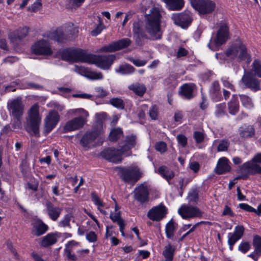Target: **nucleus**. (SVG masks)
<instances>
[{"instance_id": "nucleus-37", "label": "nucleus", "mask_w": 261, "mask_h": 261, "mask_svg": "<svg viewBox=\"0 0 261 261\" xmlns=\"http://www.w3.org/2000/svg\"><path fill=\"white\" fill-rule=\"evenodd\" d=\"M123 135V131L121 128H114L110 133L109 138L111 141H116Z\"/></svg>"}, {"instance_id": "nucleus-19", "label": "nucleus", "mask_w": 261, "mask_h": 261, "mask_svg": "<svg viewBox=\"0 0 261 261\" xmlns=\"http://www.w3.org/2000/svg\"><path fill=\"white\" fill-rule=\"evenodd\" d=\"M60 116L57 112H50L44 120L45 131L49 133L57 125Z\"/></svg>"}, {"instance_id": "nucleus-57", "label": "nucleus", "mask_w": 261, "mask_h": 261, "mask_svg": "<svg viewBox=\"0 0 261 261\" xmlns=\"http://www.w3.org/2000/svg\"><path fill=\"white\" fill-rule=\"evenodd\" d=\"M103 29V25L101 21H100L99 23L97 25L96 28L91 31V34L93 36H96L101 32Z\"/></svg>"}, {"instance_id": "nucleus-3", "label": "nucleus", "mask_w": 261, "mask_h": 261, "mask_svg": "<svg viewBox=\"0 0 261 261\" xmlns=\"http://www.w3.org/2000/svg\"><path fill=\"white\" fill-rule=\"evenodd\" d=\"M226 55L230 59L240 62L245 61L249 64L251 58L248 54L245 45L240 39L236 40L232 42L226 51Z\"/></svg>"}, {"instance_id": "nucleus-10", "label": "nucleus", "mask_w": 261, "mask_h": 261, "mask_svg": "<svg viewBox=\"0 0 261 261\" xmlns=\"http://www.w3.org/2000/svg\"><path fill=\"white\" fill-rule=\"evenodd\" d=\"M190 2L193 8L201 15L210 14L216 8L215 3L211 0H190Z\"/></svg>"}, {"instance_id": "nucleus-34", "label": "nucleus", "mask_w": 261, "mask_h": 261, "mask_svg": "<svg viewBox=\"0 0 261 261\" xmlns=\"http://www.w3.org/2000/svg\"><path fill=\"white\" fill-rule=\"evenodd\" d=\"M175 249L172 247L170 244H168L165 247V249L163 252V255L166 261H172Z\"/></svg>"}, {"instance_id": "nucleus-7", "label": "nucleus", "mask_w": 261, "mask_h": 261, "mask_svg": "<svg viewBox=\"0 0 261 261\" xmlns=\"http://www.w3.org/2000/svg\"><path fill=\"white\" fill-rule=\"evenodd\" d=\"M229 34L228 27L226 23H222L217 31L216 35L213 41L208 44L210 49L213 50L217 49L218 47L225 43L229 39Z\"/></svg>"}, {"instance_id": "nucleus-64", "label": "nucleus", "mask_w": 261, "mask_h": 261, "mask_svg": "<svg viewBox=\"0 0 261 261\" xmlns=\"http://www.w3.org/2000/svg\"><path fill=\"white\" fill-rule=\"evenodd\" d=\"M189 167L194 172L197 173L200 168L199 164L198 162L194 161L189 163Z\"/></svg>"}, {"instance_id": "nucleus-41", "label": "nucleus", "mask_w": 261, "mask_h": 261, "mask_svg": "<svg viewBox=\"0 0 261 261\" xmlns=\"http://www.w3.org/2000/svg\"><path fill=\"white\" fill-rule=\"evenodd\" d=\"M252 244L255 252L261 254V237L257 235L254 236Z\"/></svg>"}, {"instance_id": "nucleus-33", "label": "nucleus", "mask_w": 261, "mask_h": 261, "mask_svg": "<svg viewBox=\"0 0 261 261\" xmlns=\"http://www.w3.org/2000/svg\"><path fill=\"white\" fill-rule=\"evenodd\" d=\"M177 227V224L172 220H170L166 225L165 232L166 237L169 239H173L174 233Z\"/></svg>"}, {"instance_id": "nucleus-31", "label": "nucleus", "mask_w": 261, "mask_h": 261, "mask_svg": "<svg viewBox=\"0 0 261 261\" xmlns=\"http://www.w3.org/2000/svg\"><path fill=\"white\" fill-rule=\"evenodd\" d=\"M128 88L140 96H143L146 91V87L144 85L139 83H135L130 85L128 86Z\"/></svg>"}, {"instance_id": "nucleus-5", "label": "nucleus", "mask_w": 261, "mask_h": 261, "mask_svg": "<svg viewBox=\"0 0 261 261\" xmlns=\"http://www.w3.org/2000/svg\"><path fill=\"white\" fill-rule=\"evenodd\" d=\"M115 59V57L113 55L96 56L87 54L86 63L94 64L98 67L106 70L110 68Z\"/></svg>"}, {"instance_id": "nucleus-44", "label": "nucleus", "mask_w": 261, "mask_h": 261, "mask_svg": "<svg viewBox=\"0 0 261 261\" xmlns=\"http://www.w3.org/2000/svg\"><path fill=\"white\" fill-rule=\"evenodd\" d=\"M28 33V28L24 27L18 29L14 33L15 38L16 39L21 40L24 38Z\"/></svg>"}, {"instance_id": "nucleus-38", "label": "nucleus", "mask_w": 261, "mask_h": 261, "mask_svg": "<svg viewBox=\"0 0 261 261\" xmlns=\"http://www.w3.org/2000/svg\"><path fill=\"white\" fill-rule=\"evenodd\" d=\"M228 105L229 113L231 115H235L238 112L239 108L237 99L233 97Z\"/></svg>"}, {"instance_id": "nucleus-61", "label": "nucleus", "mask_w": 261, "mask_h": 261, "mask_svg": "<svg viewBox=\"0 0 261 261\" xmlns=\"http://www.w3.org/2000/svg\"><path fill=\"white\" fill-rule=\"evenodd\" d=\"M41 7L42 3L41 0H37L29 9L32 11L35 12L40 10Z\"/></svg>"}, {"instance_id": "nucleus-49", "label": "nucleus", "mask_w": 261, "mask_h": 261, "mask_svg": "<svg viewBox=\"0 0 261 261\" xmlns=\"http://www.w3.org/2000/svg\"><path fill=\"white\" fill-rule=\"evenodd\" d=\"M110 103L117 108L123 109V100L119 98H113L110 100Z\"/></svg>"}, {"instance_id": "nucleus-13", "label": "nucleus", "mask_w": 261, "mask_h": 261, "mask_svg": "<svg viewBox=\"0 0 261 261\" xmlns=\"http://www.w3.org/2000/svg\"><path fill=\"white\" fill-rule=\"evenodd\" d=\"M171 18L176 25L183 29L187 28L192 21V14L189 11L173 14Z\"/></svg>"}, {"instance_id": "nucleus-52", "label": "nucleus", "mask_w": 261, "mask_h": 261, "mask_svg": "<svg viewBox=\"0 0 261 261\" xmlns=\"http://www.w3.org/2000/svg\"><path fill=\"white\" fill-rule=\"evenodd\" d=\"M251 248L250 244L248 242H243L241 243L238 249L239 251L242 252L243 253H245L247 251H248Z\"/></svg>"}, {"instance_id": "nucleus-50", "label": "nucleus", "mask_w": 261, "mask_h": 261, "mask_svg": "<svg viewBox=\"0 0 261 261\" xmlns=\"http://www.w3.org/2000/svg\"><path fill=\"white\" fill-rule=\"evenodd\" d=\"M188 200L191 203H197L198 200V194L196 191L190 193L187 197Z\"/></svg>"}, {"instance_id": "nucleus-6", "label": "nucleus", "mask_w": 261, "mask_h": 261, "mask_svg": "<svg viewBox=\"0 0 261 261\" xmlns=\"http://www.w3.org/2000/svg\"><path fill=\"white\" fill-rule=\"evenodd\" d=\"M132 154L130 150L124 148V145L120 149L115 148H108L103 150L101 156L107 160L115 163H118L122 160V155L129 156Z\"/></svg>"}, {"instance_id": "nucleus-54", "label": "nucleus", "mask_w": 261, "mask_h": 261, "mask_svg": "<svg viewBox=\"0 0 261 261\" xmlns=\"http://www.w3.org/2000/svg\"><path fill=\"white\" fill-rule=\"evenodd\" d=\"M193 137L197 143L202 142L204 138V134L199 131L195 132L193 134Z\"/></svg>"}, {"instance_id": "nucleus-17", "label": "nucleus", "mask_w": 261, "mask_h": 261, "mask_svg": "<svg viewBox=\"0 0 261 261\" xmlns=\"http://www.w3.org/2000/svg\"><path fill=\"white\" fill-rule=\"evenodd\" d=\"M130 44L128 38H124L103 46L99 49V52H113L127 47Z\"/></svg>"}, {"instance_id": "nucleus-56", "label": "nucleus", "mask_w": 261, "mask_h": 261, "mask_svg": "<svg viewBox=\"0 0 261 261\" xmlns=\"http://www.w3.org/2000/svg\"><path fill=\"white\" fill-rule=\"evenodd\" d=\"M155 147L156 150L161 152H164L167 150L166 144L164 142H159L156 143Z\"/></svg>"}, {"instance_id": "nucleus-32", "label": "nucleus", "mask_w": 261, "mask_h": 261, "mask_svg": "<svg viewBox=\"0 0 261 261\" xmlns=\"http://www.w3.org/2000/svg\"><path fill=\"white\" fill-rule=\"evenodd\" d=\"M158 173L163 177L169 181L174 176V172L166 166H161L159 168Z\"/></svg>"}, {"instance_id": "nucleus-16", "label": "nucleus", "mask_w": 261, "mask_h": 261, "mask_svg": "<svg viewBox=\"0 0 261 261\" xmlns=\"http://www.w3.org/2000/svg\"><path fill=\"white\" fill-rule=\"evenodd\" d=\"M167 213V208L162 203L152 207L147 214V217L153 221H160L163 219Z\"/></svg>"}, {"instance_id": "nucleus-23", "label": "nucleus", "mask_w": 261, "mask_h": 261, "mask_svg": "<svg viewBox=\"0 0 261 261\" xmlns=\"http://www.w3.org/2000/svg\"><path fill=\"white\" fill-rule=\"evenodd\" d=\"M62 236V233L59 232L49 233L43 237L40 242V245L43 247H47L56 243Z\"/></svg>"}, {"instance_id": "nucleus-51", "label": "nucleus", "mask_w": 261, "mask_h": 261, "mask_svg": "<svg viewBox=\"0 0 261 261\" xmlns=\"http://www.w3.org/2000/svg\"><path fill=\"white\" fill-rule=\"evenodd\" d=\"M74 71L76 73L86 77L89 69L83 66H78L75 65L74 67Z\"/></svg>"}, {"instance_id": "nucleus-25", "label": "nucleus", "mask_w": 261, "mask_h": 261, "mask_svg": "<svg viewBox=\"0 0 261 261\" xmlns=\"http://www.w3.org/2000/svg\"><path fill=\"white\" fill-rule=\"evenodd\" d=\"M46 211L48 216L53 221H56L60 217L62 211V208L55 205L51 202L47 201L46 204Z\"/></svg>"}, {"instance_id": "nucleus-47", "label": "nucleus", "mask_w": 261, "mask_h": 261, "mask_svg": "<svg viewBox=\"0 0 261 261\" xmlns=\"http://www.w3.org/2000/svg\"><path fill=\"white\" fill-rule=\"evenodd\" d=\"M71 218V216L70 215L67 214L65 215L63 219L59 222L58 226L60 227H70Z\"/></svg>"}, {"instance_id": "nucleus-59", "label": "nucleus", "mask_w": 261, "mask_h": 261, "mask_svg": "<svg viewBox=\"0 0 261 261\" xmlns=\"http://www.w3.org/2000/svg\"><path fill=\"white\" fill-rule=\"evenodd\" d=\"M229 146V143L227 141H222L218 146L217 150L218 151H224L227 150Z\"/></svg>"}, {"instance_id": "nucleus-62", "label": "nucleus", "mask_w": 261, "mask_h": 261, "mask_svg": "<svg viewBox=\"0 0 261 261\" xmlns=\"http://www.w3.org/2000/svg\"><path fill=\"white\" fill-rule=\"evenodd\" d=\"M86 238L89 242H95L97 241V235L92 231L86 234Z\"/></svg>"}, {"instance_id": "nucleus-4", "label": "nucleus", "mask_w": 261, "mask_h": 261, "mask_svg": "<svg viewBox=\"0 0 261 261\" xmlns=\"http://www.w3.org/2000/svg\"><path fill=\"white\" fill-rule=\"evenodd\" d=\"M41 122V116L39 114V106L37 104H34L28 111L26 130L31 135L38 137Z\"/></svg>"}, {"instance_id": "nucleus-22", "label": "nucleus", "mask_w": 261, "mask_h": 261, "mask_svg": "<svg viewBox=\"0 0 261 261\" xmlns=\"http://www.w3.org/2000/svg\"><path fill=\"white\" fill-rule=\"evenodd\" d=\"M134 193L135 199L141 203H144L148 201V191L146 186L144 185L136 188Z\"/></svg>"}, {"instance_id": "nucleus-12", "label": "nucleus", "mask_w": 261, "mask_h": 261, "mask_svg": "<svg viewBox=\"0 0 261 261\" xmlns=\"http://www.w3.org/2000/svg\"><path fill=\"white\" fill-rule=\"evenodd\" d=\"M32 52L37 55L49 56L53 54V50L49 43L45 39L36 42L31 47Z\"/></svg>"}, {"instance_id": "nucleus-58", "label": "nucleus", "mask_w": 261, "mask_h": 261, "mask_svg": "<svg viewBox=\"0 0 261 261\" xmlns=\"http://www.w3.org/2000/svg\"><path fill=\"white\" fill-rule=\"evenodd\" d=\"M64 253L66 256L67 257L68 260L70 261H76L77 259V257L74 254H72L73 252L72 250L64 249Z\"/></svg>"}, {"instance_id": "nucleus-60", "label": "nucleus", "mask_w": 261, "mask_h": 261, "mask_svg": "<svg viewBox=\"0 0 261 261\" xmlns=\"http://www.w3.org/2000/svg\"><path fill=\"white\" fill-rule=\"evenodd\" d=\"M239 207L240 208H241L246 212H255V209L254 208H253V207H252L251 206L249 205V204H248L247 203H240L239 204Z\"/></svg>"}, {"instance_id": "nucleus-45", "label": "nucleus", "mask_w": 261, "mask_h": 261, "mask_svg": "<svg viewBox=\"0 0 261 261\" xmlns=\"http://www.w3.org/2000/svg\"><path fill=\"white\" fill-rule=\"evenodd\" d=\"M226 106L224 103L217 105L216 106L215 115L217 117H220L226 114L225 112Z\"/></svg>"}, {"instance_id": "nucleus-1", "label": "nucleus", "mask_w": 261, "mask_h": 261, "mask_svg": "<svg viewBox=\"0 0 261 261\" xmlns=\"http://www.w3.org/2000/svg\"><path fill=\"white\" fill-rule=\"evenodd\" d=\"M161 18V12L156 7L152 8L145 16V31L151 40L160 39L162 36Z\"/></svg>"}, {"instance_id": "nucleus-63", "label": "nucleus", "mask_w": 261, "mask_h": 261, "mask_svg": "<svg viewBox=\"0 0 261 261\" xmlns=\"http://www.w3.org/2000/svg\"><path fill=\"white\" fill-rule=\"evenodd\" d=\"M178 143L182 146L185 147L187 144V138L183 135H179L177 136Z\"/></svg>"}, {"instance_id": "nucleus-28", "label": "nucleus", "mask_w": 261, "mask_h": 261, "mask_svg": "<svg viewBox=\"0 0 261 261\" xmlns=\"http://www.w3.org/2000/svg\"><path fill=\"white\" fill-rule=\"evenodd\" d=\"M195 85L192 84H186L180 87V94L185 98L190 99L193 97V91Z\"/></svg>"}, {"instance_id": "nucleus-30", "label": "nucleus", "mask_w": 261, "mask_h": 261, "mask_svg": "<svg viewBox=\"0 0 261 261\" xmlns=\"http://www.w3.org/2000/svg\"><path fill=\"white\" fill-rule=\"evenodd\" d=\"M210 92L211 96L214 100L218 101L220 99L221 94L220 91L219 84L218 82L215 81L213 83L210 90Z\"/></svg>"}, {"instance_id": "nucleus-40", "label": "nucleus", "mask_w": 261, "mask_h": 261, "mask_svg": "<svg viewBox=\"0 0 261 261\" xmlns=\"http://www.w3.org/2000/svg\"><path fill=\"white\" fill-rule=\"evenodd\" d=\"M240 99L242 105L247 109H251L253 107L251 99L247 95H240Z\"/></svg>"}, {"instance_id": "nucleus-48", "label": "nucleus", "mask_w": 261, "mask_h": 261, "mask_svg": "<svg viewBox=\"0 0 261 261\" xmlns=\"http://www.w3.org/2000/svg\"><path fill=\"white\" fill-rule=\"evenodd\" d=\"M97 121L96 123L95 126V127L98 128L99 127V123H101L102 125V121L105 120L107 118V114L104 112H101L99 113H97L95 115Z\"/></svg>"}, {"instance_id": "nucleus-15", "label": "nucleus", "mask_w": 261, "mask_h": 261, "mask_svg": "<svg viewBox=\"0 0 261 261\" xmlns=\"http://www.w3.org/2000/svg\"><path fill=\"white\" fill-rule=\"evenodd\" d=\"M102 133L103 126L100 123L98 128L94 127L93 130L87 132L82 137L80 143L83 146L87 147Z\"/></svg>"}, {"instance_id": "nucleus-24", "label": "nucleus", "mask_w": 261, "mask_h": 261, "mask_svg": "<svg viewBox=\"0 0 261 261\" xmlns=\"http://www.w3.org/2000/svg\"><path fill=\"white\" fill-rule=\"evenodd\" d=\"M241 82L246 87L252 90L256 91L259 89V83L258 80L252 77L249 73L244 74L241 79Z\"/></svg>"}, {"instance_id": "nucleus-53", "label": "nucleus", "mask_w": 261, "mask_h": 261, "mask_svg": "<svg viewBox=\"0 0 261 261\" xmlns=\"http://www.w3.org/2000/svg\"><path fill=\"white\" fill-rule=\"evenodd\" d=\"M115 213H111L110 214V218L113 222H116L117 223L119 221H123L120 217L119 212H117V206L115 207Z\"/></svg>"}, {"instance_id": "nucleus-39", "label": "nucleus", "mask_w": 261, "mask_h": 261, "mask_svg": "<svg viewBox=\"0 0 261 261\" xmlns=\"http://www.w3.org/2000/svg\"><path fill=\"white\" fill-rule=\"evenodd\" d=\"M125 142L124 148L127 147V149L130 150L137 144L136 136L134 135H128L126 137Z\"/></svg>"}, {"instance_id": "nucleus-11", "label": "nucleus", "mask_w": 261, "mask_h": 261, "mask_svg": "<svg viewBox=\"0 0 261 261\" xmlns=\"http://www.w3.org/2000/svg\"><path fill=\"white\" fill-rule=\"evenodd\" d=\"M87 54L80 49H67L64 50L61 54L63 60L69 62H82L86 63Z\"/></svg>"}, {"instance_id": "nucleus-35", "label": "nucleus", "mask_w": 261, "mask_h": 261, "mask_svg": "<svg viewBox=\"0 0 261 261\" xmlns=\"http://www.w3.org/2000/svg\"><path fill=\"white\" fill-rule=\"evenodd\" d=\"M239 131L243 137H252L254 134V128L251 125H243L240 128Z\"/></svg>"}, {"instance_id": "nucleus-26", "label": "nucleus", "mask_w": 261, "mask_h": 261, "mask_svg": "<svg viewBox=\"0 0 261 261\" xmlns=\"http://www.w3.org/2000/svg\"><path fill=\"white\" fill-rule=\"evenodd\" d=\"M231 169L229 160L225 157L220 158L215 169L216 173L218 174H222L229 172Z\"/></svg>"}, {"instance_id": "nucleus-2", "label": "nucleus", "mask_w": 261, "mask_h": 261, "mask_svg": "<svg viewBox=\"0 0 261 261\" xmlns=\"http://www.w3.org/2000/svg\"><path fill=\"white\" fill-rule=\"evenodd\" d=\"M68 114L79 116L66 123L63 127V130L65 133L77 130L83 128L87 123L88 118L89 116L88 112L83 108L70 109L68 111Z\"/></svg>"}, {"instance_id": "nucleus-36", "label": "nucleus", "mask_w": 261, "mask_h": 261, "mask_svg": "<svg viewBox=\"0 0 261 261\" xmlns=\"http://www.w3.org/2000/svg\"><path fill=\"white\" fill-rule=\"evenodd\" d=\"M135 68L129 64L122 65L115 69L116 72L122 74H129L134 72Z\"/></svg>"}, {"instance_id": "nucleus-20", "label": "nucleus", "mask_w": 261, "mask_h": 261, "mask_svg": "<svg viewBox=\"0 0 261 261\" xmlns=\"http://www.w3.org/2000/svg\"><path fill=\"white\" fill-rule=\"evenodd\" d=\"M242 172H246L250 174H261V166L255 161H251L244 163L241 167Z\"/></svg>"}, {"instance_id": "nucleus-46", "label": "nucleus", "mask_w": 261, "mask_h": 261, "mask_svg": "<svg viewBox=\"0 0 261 261\" xmlns=\"http://www.w3.org/2000/svg\"><path fill=\"white\" fill-rule=\"evenodd\" d=\"M86 77L92 80H101L103 75L101 72H94L89 69Z\"/></svg>"}, {"instance_id": "nucleus-42", "label": "nucleus", "mask_w": 261, "mask_h": 261, "mask_svg": "<svg viewBox=\"0 0 261 261\" xmlns=\"http://www.w3.org/2000/svg\"><path fill=\"white\" fill-rule=\"evenodd\" d=\"M254 75L261 78V64L258 60H255L252 65Z\"/></svg>"}, {"instance_id": "nucleus-55", "label": "nucleus", "mask_w": 261, "mask_h": 261, "mask_svg": "<svg viewBox=\"0 0 261 261\" xmlns=\"http://www.w3.org/2000/svg\"><path fill=\"white\" fill-rule=\"evenodd\" d=\"M79 245V243L72 240L68 242V243L66 244L64 249L72 250L73 251V250L77 247Z\"/></svg>"}, {"instance_id": "nucleus-8", "label": "nucleus", "mask_w": 261, "mask_h": 261, "mask_svg": "<svg viewBox=\"0 0 261 261\" xmlns=\"http://www.w3.org/2000/svg\"><path fill=\"white\" fill-rule=\"evenodd\" d=\"M119 174L121 178L126 182L134 184L142 176V172L138 166H130L119 169Z\"/></svg>"}, {"instance_id": "nucleus-29", "label": "nucleus", "mask_w": 261, "mask_h": 261, "mask_svg": "<svg viewBox=\"0 0 261 261\" xmlns=\"http://www.w3.org/2000/svg\"><path fill=\"white\" fill-rule=\"evenodd\" d=\"M44 37L49 40H53L58 42H63L65 39L63 33L60 30L47 33Z\"/></svg>"}, {"instance_id": "nucleus-43", "label": "nucleus", "mask_w": 261, "mask_h": 261, "mask_svg": "<svg viewBox=\"0 0 261 261\" xmlns=\"http://www.w3.org/2000/svg\"><path fill=\"white\" fill-rule=\"evenodd\" d=\"M91 198H92V201L94 203V204L98 206V210L99 211H100V212L106 215V212L105 211H102L100 209V207H102L104 206V204H103V202L101 200V199L94 193H92L91 194Z\"/></svg>"}, {"instance_id": "nucleus-14", "label": "nucleus", "mask_w": 261, "mask_h": 261, "mask_svg": "<svg viewBox=\"0 0 261 261\" xmlns=\"http://www.w3.org/2000/svg\"><path fill=\"white\" fill-rule=\"evenodd\" d=\"M7 108L13 117H21L23 114L24 106L21 98L18 97L10 100L7 103Z\"/></svg>"}, {"instance_id": "nucleus-18", "label": "nucleus", "mask_w": 261, "mask_h": 261, "mask_svg": "<svg viewBox=\"0 0 261 261\" xmlns=\"http://www.w3.org/2000/svg\"><path fill=\"white\" fill-rule=\"evenodd\" d=\"M245 228L243 225H237L234 227L233 232L228 234V244L230 250L232 249L233 246L239 240L244 233Z\"/></svg>"}, {"instance_id": "nucleus-27", "label": "nucleus", "mask_w": 261, "mask_h": 261, "mask_svg": "<svg viewBox=\"0 0 261 261\" xmlns=\"http://www.w3.org/2000/svg\"><path fill=\"white\" fill-rule=\"evenodd\" d=\"M166 7L171 11L180 10L184 6V0H163Z\"/></svg>"}, {"instance_id": "nucleus-9", "label": "nucleus", "mask_w": 261, "mask_h": 261, "mask_svg": "<svg viewBox=\"0 0 261 261\" xmlns=\"http://www.w3.org/2000/svg\"><path fill=\"white\" fill-rule=\"evenodd\" d=\"M179 215L184 219L189 220L194 218L203 217L204 212L198 207L184 204L178 210Z\"/></svg>"}, {"instance_id": "nucleus-21", "label": "nucleus", "mask_w": 261, "mask_h": 261, "mask_svg": "<svg viewBox=\"0 0 261 261\" xmlns=\"http://www.w3.org/2000/svg\"><path fill=\"white\" fill-rule=\"evenodd\" d=\"M31 233L34 236L39 237L45 233L48 230V226L41 220L35 219L32 222Z\"/></svg>"}]
</instances>
